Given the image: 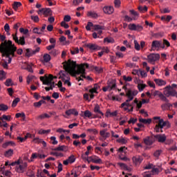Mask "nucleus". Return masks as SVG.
I'll return each mask as SVG.
<instances>
[{
    "label": "nucleus",
    "mask_w": 177,
    "mask_h": 177,
    "mask_svg": "<svg viewBox=\"0 0 177 177\" xmlns=\"http://www.w3.org/2000/svg\"><path fill=\"white\" fill-rule=\"evenodd\" d=\"M64 66V68L65 71H67L71 74V75H80V77H76V80L78 81H84L83 78H85L86 80H92L91 77L86 76V73H85V67L86 68H88L89 67V65L88 64H82L77 66V71L75 70V68L77 67V63L74 61H71V59L68 60V62H65L62 63Z\"/></svg>",
    "instance_id": "f257e3e1"
},
{
    "label": "nucleus",
    "mask_w": 177,
    "mask_h": 177,
    "mask_svg": "<svg viewBox=\"0 0 177 177\" xmlns=\"http://www.w3.org/2000/svg\"><path fill=\"white\" fill-rule=\"evenodd\" d=\"M17 49V47L13 44L11 40L6 41L0 44V52L2 53V56L6 57L5 62L1 64L3 68L8 69V64H10L12 59L16 57L15 53Z\"/></svg>",
    "instance_id": "f03ea898"
},
{
    "label": "nucleus",
    "mask_w": 177,
    "mask_h": 177,
    "mask_svg": "<svg viewBox=\"0 0 177 177\" xmlns=\"http://www.w3.org/2000/svg\"><path fill=\"white\" fill-rule=\"evenodd\" d=\"M40 81L43 82L44 85H50V87H45V90L46 92H49V91L55 88V82L53 81V75H45L44 77H40Z\"/></svg>",
    "instance_id": "7ed1b4c3"
},
{
    "label": "nucleus",
    "mask_w": 177,
    "mask_h": 177,
    "mask_svg": "<svg viewBox=\"0 0 177 177\" xmlns=\"http://www.w3.org/2000/svg\"><path fill=\"white\" fill-rule=\"evenodd\" d=\"M27 162H23V160L19 159L17 160V165L15 167V171L18 174H24L26 172V169H27Z\"/></svg>",
    "instance_id": "20e7f679"
},
{
    "label": "nucleus",
    "mask_w": 177,
    "mask_h": 177,
    "mask_svg": "<svg viewBox=\"0 0 177 177\" xmlns=\"http://www.w3.org/2000/svg\"><path fill=\"white\" fill-rule=\"evenodd\" d=\"M117 83L115 80L110 79L106 83V86L102 88V91L103 92H107V91H113V89H115Z\"/></svg>",
    "instance_id": "39448f33"
},
{
    "label": "nucleus",
    "mask_w": 177,
    "mask_h": 177,
    "mask_svg": "<svg viewBox=\"0 0 177 177\" xmlns=\"http://www.w3.org/2000/svg\"><path fill=\"white\" fill-rule=\"evenodd\" d=\"M129 102L131 100H127L120 105L121 109H123L124 111H127L128 113L133 111V103L131 104Z\"/></svg>",
    "instance_id": "423d86ee"
},
{
    "label": "nucleus",
    "mask_w": 177,
    "mask_h": 177,
    "mask_svg": "<svg viewBox=\"0 0 177 177\" xmlns=\"http://www.w3.org/2000/svg\"><path fill=\"white\" fill-rule=\"evenodd\" d=\"M164 96L169 97V96H176V91L174 90L171 86H167L165 88L163 91Z\"/></svg>",
    "instance_id": "0eeeda50"
},
{
    "label": "nucleus",
    "mask_w": 177,
    "mask_h": 177,
    "mask_svg": "<svg viewBox=\"0 0 177 177\" xmlns=\"http://www.w3.org/2000/svg\"><path fill=\"white\" fill-rule=\"evenodd\" d=\"M160 60V54L151 53L147 56L148 63L151 64H156V62Z\"/></svg>",
    "instance_id": "6e6552de"
},
{
    "label": "nucleus",
    "mask_w": 177,
    "mask_h": 177,
    "mask_svg": "<svg viewBox=\"0 0 177 177\" xmlns=\"http://www.w3.org/2000/svg\"><path fill=\"white\" fill-rule=\"evenodd\" d=\"M12 39L18 45H21L22 46L26 45V39L24 36L20 37L19 39L17 37V32L15 35H12Z\"/></svg>",
    "instance_id": "1a4fd4ad"
},
{
    "label": "nucleus",
    "mask_w": 177,
    "mask_h": 177,
    "mask_svg": "<svg viewBox=\"0 0 177 177\" xmlns=\"http://www.w3.org/2000/svg\"><path fill=\"white\" fill-rule=\"evenodd\" d=\"M70 73H68L67 71L65 72H61V77L62 79L63 82L68 85V86H71V82H70V77L68 75Z\"/></svg>",
    "instance_id": "9d476101"
},
{
    "label": "nucleus",
    "mask_w": 177,
    "mask_h": 177,
    "mask_svg": "<svg viewBox=\"0 0 177 177\" xmlns=\"http://www.w3.org/2000/svg\"><path fill=\"white\" fill-rule=\"evenodd\" d=\"M128 28L130 31L140 32L143 30V26L140 24H130L128 25Z\"/></svg>",
    "instance_id": "9b49d317"
},
{
    "label": "nucleus",
    "mask_w": 177,
    "mask_h": 177,
    "mask_svg": "<svg viewBox=\"0 0 177 177\" xmlns=\"http://www.w3.org/2000/svg\"><path fill=\"white\" fill-rule=\"evenodd\" d=\"M151 95L155 97L156 96H158V97H160V100H162V102H168L167 97H165V95H164L160 91H151Z\"/></svg>",
    "instance_id": "f8f14e48"
},
{
    "label": "nucleus",
    "mask_w": 177,
    "mask_h": 177,
    "mask_svg": "<svg viewBox=\"0 0 177 177\" xmlns=\"http://www.w3.org/2000/svg\"><path fill=\"white\" fill-rule=\"evenodd\" d=\"M153 120H156V125H158V127H160V132H163L162 131V128H164V127H165V125H167V122H164L163 119H161V118L160 117H154Z\"/></svg>",
    "instance_id": "ddd939ff"
},
{
    "label": "nucleus",
    "mask_w": 177,
    "mask_h": 177,
    "mask_svg": "<svg viewBox=\"0 0 177 177\" xmlns=\"http://www.w3.org/2000/svg\"><path fill=\"white\" fill-rule=\"evenodd\" d=\"M88 162H94V164H103L102 159L97 156H92L87 158Z\"/></svg>",
    "instance_id": "4468645a"
},
{
    "label": "nucleus",
    "mask_w": 177,
    "mask_h": 177,
    "mask_svg": "<svg viewBox=\"0 0 177 177\" xmlns=\"http://www.w3.org/2000/svg\"><path fill=\"white\" fill-rule=\"evenodd\" d=\"M46 156L45 154H41L39 153H32V156L30 157V161L32 162L36 158H40L41 160H44V158H46Z\"/></svg>",
    "instance_id": "2eb2a0df"
},
{
    "label": "nucleus",
    "mask_w": 177,
    "mask_h": 177,
    "mask_svg": "<svg viewBox=\"0 0 177 177\" xmlns=\"http://www.w3.org/2000/svg\"><path fill=\"white\" fill-rule=\"evenodd\" d=\"M161 46H162L161 41L154 40L152 41L151 50H156V49H157V50H158V49H160V48H161Z\"/></svg>",
    "instance_id": "dca6fc26"
},
{
    "label": "nucleus",
    "mask_w": 177,
    "mask_h": 177,
    "mask_svg": "<svg viewBox=\"0 0 177 177\" xmlns=\"http://www.w3.org/2000/svg\"><path fill=\"white\" fill-rule=\"evenodd\" d=\"M154 138L159 143H164V142L167 140V136H165V134H158L154 136Z\"/></svg>",
    "instance_id": "f3484780"
},
{
    "label": "nucleus",
    "mask_w": 177,
    "mask_h": 177,
    "mask_svg": "<svg viewBox=\"0 0 177 177\" xmlns=\"http://www.w3.org/2000/svg\"><path fill=\"white\" fill-rule=\"evenodd\" d=\"M103 12L106 15H113L114 13V8L113 6H106L103 8Z\"/></svg>",
    "instance_id": "a211bd4d"
},
{
    "label": "nucleus",
    "mask_w": 177,
    "mask_h": 177,
    "mask_svg": "<svg viewBox=\"0 0 177 177\" xmlns=\"http://www.w3.org/2000/svg\"><path fill=\"white\" fill-rule=\"evenodd\" d=\"M143 161V158L141 156H133V162L135 165H140Z\"/></svg>",
    "instance_id": "6ab92c4d"
},
{
    "label": "nucleus",
    "mask_w": 177,
    "mask_h": 177,
    "mask_svg": "<svg viewBox=\"0 0 177 177\" xmlns=\"http://www.w3.org/2000/svg\"><path fill=\"white\" fill-rule=\"evenodd\" d=\"M154 82L158 85V86H164L167 85V81L162 79H154Z\"/></svg>",
    "instance_id": "aec40b11"
},
{
    "label": "nucleus",
    "mask_w": 177,
    "mask_h": 177,
    "mask_svg": "<svg viewBox=\"0 0 177 177\" xmlns=\"http://www.w3.org/2000/svg\"><path fill=\"white\" fill-rule=\"evenodd\" d=\"M87 48L91 49V50H100L102 49V47L96 45V44H87Z\"/></svg>",
    "instance_id": "412c9836"
},
{
    "label": "nucleus",
    "mask_w": 177,
    "mask_h": 177,
    "mask_svg": "<svg viewBox=\"0 0 177 177\" xmlns=\"http://www.w3.org/2000/svg\"><path fill=\"white\" fill-rule=\"evenodd\" d=\"M118 165L122 169H124V171H128L129 172H131L132 171V169L131 167H129L125 163L119 162L118 163Z\"/></svg>",
    "instance_id": "4be33fe9"
},
{
    "label": "nucleus",
    "mask_w": 177,
    "mask_h": 177,
    "mask_svg": "<svg viewBox=\"0 0 177 177\" xmlns=\"http://www.w3.org/2000/svg\"><path fill=\"white\" fill-rule=\"evenodd\" d=\"M100 135L104 138V139H107V138H110V133L107 132V129H104L100 131Z\"/></svg>",
    "instance_id": "5701e85b"
},
{
    "label": "nucleus",
    "mask_w": 177,
    "mask_h": 177,
    "mask_svg": "<svg viewBox=\"0 0 177 177\" xmlns=\"http://www.w3.org/2000/svg\"><path fill=\"white\" fill-rule=\"evenodd\" d=\"M65 113L66 114V115H78V111H77L75 109H68L65 112Z\"/></svg>",
    "instance_id": "b1692460"
},
{
    "label": "nucleus",
    "mask_w": 177,
    "mask_h": 177,
    "mask_svg": "<svg viewBox=\"0 0 177 177\" xmlns=\"http://www.w3.org/2000/svg\"><path fill=\"white\" fill-rule=\"evenodd\" d=\"M55 151H67L68 148L66 145L59 146L54 149Z\"/></svg>",
    "instance_id": "393cba45"
},
{
    "label": "nucleus",
    "mask_w": 177,
    "mask_h": 177,
    "mask_svg": "<svg viewBox=\"0 0 177 177\" xmlns=\"http://www.w3.org/2000/svg\"><path fill=\"white\" fill-rule=\"evenodd\" d=\"M88 17H91L92 19H97L99 15L95 11H88L87 12Z\"/></svg>",
    "instance_id": "a878e982"
},
{
    "label": "nucleus",
    "mask_w": 177,
    "mask_h": 177,
    "mask_svg": "<svg viewBox=\"0 0 177 177\" xmlns=\"http://www.w3.org/2000/svg\"><path fill=\"white\" fill-rule=\"evenodd\" d=\"M81 117H84V118H91L92 117V113L86 110L84 112V114H80Z\"/></svg>",
    "instance_id": "bb28decb"
},
{
    "label": "nucleus",
    "mask_w": 177,
    "mask_h": 177,
    "mask_svg": "<svg viewBox=\"0 0 177 177\" xmlns=\"http://www.w3.org/2000/svg\"><path fill=\"white\" fill-rule=\"evenodd\" d=\"M165 46H167V48H169V46H171V44L168 40L164 39L162 41L161 49H165Z\"/></svg>",
    "instance_id": "cd10ccee"
},
{
    "label": "nucleus",
    "mask_w": 177,
    "mask_h": 177,
    "mask_svg": "<svg viewBox=\"0 0 177 177\" xmlns=\"http://www.w3.org/2000/svg\"><path fill=\"white\" fill-rule=\"evenodd\" d=\"M43 15H44L46 17H47V16H52V10H50V8H43Z\"/></svg>",
    "instance_id": "c85d7f7f"
},
{
    "label": "nucleus",
    "mask_w": 177,
    "mask_h": 177,
    "mask_svg": "<svg viewBox=\"0 0 177 177\" xmlns=\"http://www.w3.org/2000/svg\"><path fill=\"white\" fill-rule=\"evenodd\" d=\"M45 118H50V115L48 113H42L36 118V120H45Z\"/></svg>",
    "instance_id": "c756f323"
},
{
    "label": "nucleus",
    "mask_w": 177,
    "mask_h": 177,
    "mask_svg": "<svg viewBox=\"0 0 177 177\" xmlns=\"http://www.w3.org/2000/svg\"><path fill=\"white\" fill-rule=\"evenodd\" d=\"M144 143L147 145V146H151V145H153V140L150 138V137H147L144 139Z\"/></svg>",
    "instance_id": "7c9ffc66"
},
{
    "label": "nucleus",
    "mask_w": 177,
    "mask_h": 177,
    "mask_svg": "<svg viewBox=\"0 0 177 177\" xmlns=\"http://www.w3.org/2000/svg\"><path fill=\"white\" fill-rule=\"evenodd\" d=\"M44 63H49V62H50V55L49 54H44Z\"/></svg>",
    "instance_id": "2f4dec72"
},
{
    "label": "nucleus",
    "mask_w": 177,
    "mask_h": 177,
    "mask_svg": "<svg viewBox=\"0 0 177 177\" xmlns=\"http://www.w3.org/2000/svg\"><path fill=\"white\" fill-rule=\"evenodd\" d=\"M139 121L142 124H151V119H144V118H140Z\"/></svg>",
    "instance_id": "473e14b6"
},
{
    "label": "nucleus",
    "mask_w": 177,
    "mask_h": 177,
    "mask_svg": "<svg viewBox=\"0 0 177 177\" xmlns=\"http://www.w3.org/2000/svg\"><path fill=\"white\" fill-rule=\"evenodd\" d=\"M20 6H21V3L18 1H15L12 5V8L14 10H17V9L20 8Z\"/></svg>",
    "instance_id": "72a5a7b5"
},
{
    "label": "nucleus",
    "mask_w": 177,
    "mask_h": 177,
    "mask_svg": "<svg viewBox=\"0 0 177 177\" xmlns=\"http://www.w3.org/2000/svg\"><path fill=\"white\" fill-rule=\"evenodd\" d=\"M94 111L101 115H104L103 112L100 111V106H99V104L95 105L94 108Z\"/></svg>",
    "instance_id": "f704fd0d"
},
{
    "label": "nucleus",
    "mask_w": 177,
    "mask_h": 177,
    "mask_svg": "<svg viewBox=\"0 0 177 177\" xmlns=\"http://www.w3.org/2000/svg\"><path fill=\"white\" fill-rule=\"evenodd\" d=\"M9 106L5 104H0V111H7L8 110Z\"/></svg>",
    "instance_id": "c9c22d12"
},
{
    "label": "nucleus",
    "mask_w": 177,
    "mask_h": 177,
    "mask_svg": "<svg viewBox=\"0 0 177 177\" xmlns=\"http://www.w3.org/2000/svg\"><path fill=\"white\" fill-rule=\"evenodd\" d=\"M104 42H107V44H114L115 41L113 37H106L104 39Z\"/></svg>",
    "instance_id": "e433bc0d"
},
{
    "label": "nucleus",
    "mask_w": 177,
    "mask_h": 177,
    "mask_svg": "<svg viewBox=\"0 0 177 177\" xmlns=\"http://www.w3.org/2000/svg\"><path fill=\"white\" fill-rule=\"evenodd\" d=\"M5 157H12L13 156V149H9L4 153Z\"/></svg>",
    "instance_id": "4c0bfd02"
},
{
    "label": "nucleus",
    "mask_w": 177,
    "mask_h": 177,
    "mask_svg": "<svg viewBox=\"0 0 177 177\" xmlns=\"http://www.w3.org/2000/svg\"><path fill=\"white\" fill-rule=\"evenodd\" d=\"M6 80V73L3 71H0V81H3Z\"/></svg>",
    "instance_id": "58836bf2"
},
{
    "label": "nucleus",
    "mask_w": 177,
    "mask_h": 177,
    "mask_svg": "<svg viewBox=\"0 0 177 177\" xmlns=\"http://www.w3.org/2000/svg\"><path fill=\"white\" fill-rule=\"evenodd\" d=\"M0 120H1V121H3V120H5L6 121H10V120H12V116L9 115H3Z\"/></svg>",
    "instance_id": "ea45409f"
},
{
    "label": "nucleus",
    "mask_w": 177,
    "mask_h": 177,
    "mask_svg": "<svg viewBox=\"0 0 177 177\" xmlns=\"http://www.w3.org/2000/svg\"><path fill=\"white\" fill-rule=\"evenodd\" d=\"M87 132L93 135H97V133H99V131L96 129H87Z\"/></svg>",
    "instance_id": "a19ab883"
},
{
    "label": "nucleus",
    "mask_w": 177,
    "mask_h": 177,
    "mask_svg": "<svg viewBox=\"0 0 177 177\" xmlns=\"http://www.w3.org/2000/svg\"><path fill=\"white\" fill-rule=\"evenodd\" d=\"M4 84L6 86H12L13 85V81L12 79H7Z\"/></svg>",
    "instance_id": "79ce46f5"
},
{
    "label": "nucleus",
    "mask_w": 177,
    "mask_h": 177,
    "mask_svg": "<svg viewBox=\"0 0 177 177\" xmlns=\"http://www.w3.org/2000/svg\"><path fill=\"white\" fill-rule=\"evenodd\" d=\"M138 9L141 13H145V12H147V6H146L144 7H142L141 6H138Z\"/></svg>",
    "instance_id": "37998d69"
},
{
    "label": "nucleus",
    "mask_w": 177,
    "mask_h": 177,
    "mask_svg": "<svg viewBox=\"0 0 177 177\" xmlns=\"http://www.w3.org/2000/svg\"><path fill=\"white\" fill-rule=\"evenodd\" d=\"M171 104H169V103H167V104H162V106H161V109H162V110H163V111H165V110H168V109H169V107H171Z\"/></svg>",
    "instance_id": "c03bdc74"
},
{
    "label": "nucleus",
    "mask_w": 177,
    "mask_h": 177,
    "mask_svg": "<svg viewBox=\"0 0 177 177\" xmlns=\"http://www.w3.org/2000/svg\"><path fill=\"white\" fill-rule=\"evenodd\" d=\"M132 20H136V17L132 18L128 15L124 16V21H128L129 23H130V21H132Z\"/></svg>",
    "instance_id": "a18cd8bd"
},
{
    "label": "nucleus",
    "mask_w": 177,
    "mask_h": 177,
    "mask_svg": "<svg viewBox=\"0 0 177 177\" xmlns=\"http://www.w3.org/2000/svg\"><path fill=\"white\" fill-rule=\"evenodd\" d=\"M32 55H34V53H32V50H30V48H27L26 50L25 56L27 57H30V56H32Z\"/></svg>",
    "instance_id": "49530a36"
},
{
    "label": "nucleus",
    "mask_w": 177,
    "mask_h": 177,
    "mask_svg": "<svg viewBox=\"0 0 177 177\" xmlns=\"http://www.w3.org/2000/svg\"><path fill=\"white\" fill-rule=\"evenodd\" d=\"M93 28L95 31H99V30H104V28L100 25H93Z\"/></svg>",
    "instance_id": "de8ad7c7"
},
{
    "label": "nucleus",
    "mask_w": 177,
    "mask_h": 177,
    "mask_svg": "<svg viewBox=\"0 0 177 177\" xmlns=\"http://www.w3.org/2000/svg\"><path fill=\"white\" fill-rule=\"evenodd\" d=\"M12 145H15V142H13L12 141H9V142H7L3 144L2 147L3 149H6V147H8V146H12Z\"/></svg>",
    "instance_id": "09e8293b"
},
{
    "label": "nucleus",
    "mask_w": 177,
    "mask_h": 177,
    "mask_svg": "<svg viewBox=\"0 0 177 177\" xmlns=\"http://www.w3.org/2000/svg\"><path fill=\"white\" fill-rule=\"evenodd\" d=\"M16 118H20V117L23 118V120H26V114L24 113H18L15 115Z\"/></svg>",
    "instance_id": "8fccbe9b"
},
{
    "label": "nucleus",
    "mask_w": 177,
    "mask_h": 177,
    "mask_svg": "<svg viewBox=\"0 0 177 177\" xmlns=\"http://www.w3.org/2000/svg\"><path fill=\"white\" fill-rule=\"evenodd\" d=\"M117 142H118V143H122V145H127L128 141L124 138H120L117 140Z\"/></svg>",
    "instance_id": "3c124183"
},
{
    "label": "nucleus",
    "mask_w": 177,
    "mask_h": 177,
    "mask_svg": "<svg viewBox=\"0 0 177 177\" xmlns=\"http://www.w3.org/2000/svg\"><path fill=\"white\" fill-rule=\"evenodd\" d=\"M134 48L136 50H140V44H139L138 40H134Z\"/></svg>",
    "instance_id": "603ef678"
},
{
    "label": "nucleus",
    "mask_w": 177,
    "mask_h": 177,
    "mask_svg": "<svg viewBox=\"0 0 177 177\" xmlns=\"http://www.w3.org/2000/svg\"><path fill=\"white\" fill-rule=\"evenodd\" d=\"M145 88H146V84H138V89L140 92H142Z\"/></svg>",
    "instance_id": "864d4df0"
},
{
    "label": "nucleus",
    "mask_w": 177,
    "mask_h": 177,
    "mask_svg": "<svg viewBox=\"0 0 177 177\" xmlns=\"http://www.w3.org/2000/svg\"><path fill=\"white\" fill-rule=\"evenodd\" d=\"M130 13L134 16L133 17H136V20L138 19V17H139V13H138V12L133 10H130Z\"/></svg>",
    "instance_id": "5fc2aeb1"
},
{
    "label": "nucleus",
    "mask_w": 177,
    "mask_h": 177,
    "mask_svg": "<svg viewBox=\"0 0 177 177\" xmlns=\"http://www.w3.org/2000/svg\"><path fill=\"white\" fill-rule=\"evenodd\" d=\"M50 132V129H48V130L40 129L38 131V133L39 135H45V133H49Z\"/></svg>",
    "instance_id": "6e6d98bb"
},
{
    "label": "nucleus",
    "mask_w": 177,
    "mask_h": 177,
    "mask_svg": "<svg viewBox=\"0 0 177 177\" xmlns=\"http://www.w3.org/2000/svg\"><path fill=\"white\" fill-rule=\"evenodd\" d=\"M126 96H127L128 99L127 100H130L132 101L133 100V95H132V94L131 93V92L129 91H127Z\"/></svg>",
    "instance_id": "4d7b16f0"
},
{
    "label": "nucleus",
    "mask_w": 177,
    "mask_h": 177,
    "mask_svg": "<svg viewBox=\"0 0 177 177\" xmlns=\"http://www.w3.org/2000/svg\"><path fill=\"white\" fill-rule=\"evenodd\" d=\"M139 76H141L142 78H146V77H147V73L145 71L140 70Z\"/></svg>",
    "instance_id": "13d9d810"
},
{
    "label": "nucleus",
    "mask_w": 177,
    "mask_h": 177,
    "mask_svg": "<svg viewBox=\"0 0 177 177\" xmlns=\"http://www.w3.org/2000/svg\"><path fill=\"white\" fill-rule=\"evenodd\" d=\"M22 68H24V70H28L29 73H33L32 67H31L30 65L26 64V67L22 66Z\"/></svg>",
    "instance_id": "bf43d9fd"
},
{
    "label": "nucleus",
    "mask_w": 177,
    "mask_h": 177,
    "mask_svg": "<svg viewBox=\"0 0 177 177\" xmlns=\"http://www.w3.org/2000/svg\"><path fill=\"white\" fill-rule=\"evenodd\" d=\"M19 102H20V98H19V97L15 98L12 102V106L16 107V106H17V103H19Z\"/></svg>",
    "instance_id": "052dcab7"
},
{
    "label": "nucleus",
    "mask_w": 177,
    "mask_h": 177,
    "mask_svg": "<svg viewBox=\"0 0 177 177\" xmlns=\"http://www.w3.org/2000/svg\"><path fill=\"white\" fill-rule=\"evenodd\" d=\"M161 153H162V151H161L160 149L156 150L154 152L153 156L154 157L158 158L160 157V156H161Z\"/></svg>",
    "instance_id": "680f3d73"
},
{
    "label": "nucleus",
    "mask_w": 177,
    "mask_h": 177,
    "mask_svg": "<svg viewBox=\"0 0 177 177\" xmlns=\"http://www.w3.org/2000/svg\"><path fill=\"white\" fill-rule=\"evenodd\" d=\"M71 55H77V53H80V48H75L72 50H71Z\"/></svg>",
    "instance_id": "e2e57ef3"
},
{
    "label": "nucleus",
    "mask_w": 177,
    "mask_h": 177,
    "mask_svg": "<svg viewBox=\"0 0 177 177\" xmlns=\"http://www.w3.org/2000/svg\"><path fill=\"white\" fill-rule=\"evenodd\" d=\"M19 32L26 35L28 34V29H24V28H20Z\"/></svg>",
    "instance_id": "0e129e2a"
},
{
    "label": "nucleus",
    "mask_w": 177,
    "mask_h": 177,
    "mask_svg": "<svg viewBox=\"0 0 177 177\" xmlns=\"http://www.w3.org/2000/svg\"><path fill=\"white\" fill-rule=\"evenodd\" d=\"M50 140H51L52 145H57L58 143L57 140H56V137L55 136L50 137Z\"/></svg>",
    "instance_id": "69168bd1"
},
{
    "label": "nucleus",
    "mask_w": 177,
    "mask_h": 177,
    "mask_svg": "<svg viewBox=\"0 0 177 177\" xmlns=\"http://www.w3.org/2000/svg\"><path fill=\"white\" fill-rule=\"evenodd\" d=\"M59 53L57 50H53L50 52V55H52V56H57Z\"/></svg>",
    "instance_id": "338daca9"
},
{
    "label": "nucleus",
    "mask_w": 177,
    "mask_h": 177,
    "mask_svg": "<svg viewBox=\"0 0 177 177\" xmlns=\"http://www.w3.org/2000/svg\"><path fill=\"white\" fill-rule=\"evenodd\" d=\"M37 177H46V176H45V175L44 174V172L39 171V170H37Z\"/></svg>",
    "instance_id": "774afa93"
}]
</instances>
